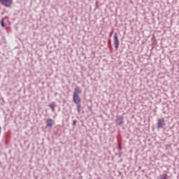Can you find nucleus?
<instances>
[{
    "mask_svg": "<svg viewBox=\"0 0 179 179\" xmlns=\"http://www.w3.org/2000/svg\"><path fill=\"white\" fill-rule=\"evenodd\" d=\"M115 49L117 50V49H118L119 45H115Z\"/></svg>",
    "mask_w": 179,
    "mask_h": 179,
    "instance_id": "14",
    "label": "nucleus"
},
{
    "mask_svg": "<svg viewBox=\"0 0 179 179\" xmlns=\"http://www.w3.org/2000/svg\"><path fill=\"white\" fill-rule=\"evenodd\" d=\"M76 105H77L78 113H81V110H82V106L80 103L76 104Z\"/></svg>",
    "mask_w": 179,
    "mask_h": 179,
    "instance_id": "8",
    "label": "nucleus"
},
{
    "mask_svg": "<svg viewBox=\"0 0 179 179\" xmlns=\"http://www.w3.org/2000/svg\"><path fill=\"white\" fill-rule=\"evenodd\" d=\"M114 44L115 45H118V35L117 33L114 34Z\"/></svg>",
    "mask_w": 179,
    "mask_h": 179,
    "instance_id": "7",
    "label": "nucleus"
},
{
    "mask_svg": "<svg viewBox=\"0 0 179 179\" xmlns=\"http://www.w3.org/2000/svg\"><path fill=\"white\" fill-rule=\"evenodd\" d=\"M73 99L76 104H78L81 103V98L79 94H73Z\"/></svg>",
    "mask_w": 179,
    "mask_h": 179,
    "instance_id": "2",
    "label": "nucleus"
},
{
    "mask_svg": "<svg viewBox=\"0 0 179 179\" xmlns=\"http://www.w3.org/2000/svg\"><path fill=\"white\" fill-rule=\"evenodd\" d=\"M49 107H50V108L52 109V112H55V103H51L50 105H49Z\"/></svg>",
    "mask_w": 179,
    "mask_h": 179,
    "instance_id": "9",
    "label": "nucleus"
},
{
    "mask_svg": "<svg viewBox=\"0 0 179 179\" xmlns=\"http://www.w3.org/2000/svg\"><path fill=\"white\" fill-rule=\"evenodd\" d=\"M108 44L110 45L111 44V40L109 39L108 41Z\"/></svg>",
    "mask_w": 179,
    "mask_h": 179,
    "instance_id": "15",
    "label": "nucleus"
},
{
    "mask_svg": "<svg viewBox=\"0 0 179 179\" xmlns=\"http://www.w3.org/2000/svg\"><path fill=\"white\" fill-rule=\"evenodd\" d=\"M118 150H119V152H120V151L122 150V146H121V145H119V146H118Z\"/></svg>",
    "mask_w": 179,
    "mask_h": 179,
    "instance_id": "12",
    "label": "nucleus"
},
{
    "mask_svg": "<svg viewBox=\"0 0 179 179\" xmlns=\"http://www.w3.org/2000/svg\"><path fill=\"white\" fill-rule=\"evenodd\" d=\"M1 24L3 27H5V23H3V19L1 20Z\"/></svg>",
    "mask_w": 179,
    "mask_h": 179,
    "instance_id": "10",
    "label": "nucleus"
},
{
    "mask_svg": "<svg viewBox=\"0 0 179 179\" xmlns=\"http://www.w3.org/2000/svg\"><path fill=\"white\" fill-rule=\"evenodd\" d=\"M116 124L118 125L124 124V117L123 116H117L116 118Z\"/></svg>",
    "mask_w": 179,
    "mask_h": 179,
    "instance_id": "4",
    "label": "nucleus"
},
{
    "mask_svg": "<svg viewBox=\"0 0 179 179\" xmlns=\"http://www.w3.org/2000/svg\"><path fill=\"white\" fill-rule=\"evenodd\" d=\"M79 94H82V90L80 89V87L76 86L75 87V90H74L73 94L79 95Z\"/></svg>",
    "mask_w": 179,
    "mask_h": 179,
    "instance_id": "6",
    "label": "nucleus"
},
{
    "mask_svg": "<svg viewBox=\"0 0 179 179\" xmlns=\"http://www.w3.org/2000/svg\"><path fill=\"white\" fill-rule=\"evenodd\" d=\"M3 0H0V3H1Z\"/></svg>",
    "mask_w": 179,
    "mask_h": 179,
    "instance_id": "16",
    "label": "nucleus"
},
{
    "mask_svg": "<svg viewBox=\"0 0 179 179\" xmlns=\"http://www.w3.org/2000/svg\"><path fill=\"white\" fill-rule=\"evenodd\" d=\"M76 122H77L76 120H73V126H76Z\"/></svg>",
    "mask_w": 179,
    "mask_h": 179,
    "instance_id": "13",
    "label": "nucleus"
},
{
    "mask_svg": "<svg viewBox=\"0 0 179 179\" xmlns=\"http://www.w3.org/2000/svg\"><path fill=\"white\" fill-rule=\"evenodd\" d=\"M1 3H2L3 6H6V8H9V6L13 3V0H3Z\"/></svg>",
    "mask_w": 179,
    "mask_h": 179,
    "instance_id": "3",
    "label": "nucleus"
},
{
    "mask_svg": "<svg viewBox=\"0 0 179 179\" xmlns=\"http://www.w3.org/2000/svg\"><path fill=\"white\" fill-rule=\"evenodd\" d=\"M157 129H162L166 125L165 120L164 117L157 119Z\"/></svg>",
    "mask_w": 179,
    "mask_h": 179,
    "instance_id": "1",
    "label": "nucleus"
},
{
    "mask_svg": "<svg viewBox=\"0 0 179 179\" xmlns=\"http://www.w3.org/2000/svg\"><path fill=\"white\" fill-rule=\"evenodd\" d=\"M167 178V175L166 174H164L163 175V178H161L160 179H166Z\"/></svg>",
    "mask_w": 179,
    "mask_h": 179,
    "instance_id": "11",
    "label": "nucleus"
},
{
    "mask_svg": "<svg viewBox=\"0 0 179 179\" xmlns=\"http://www.w3.org/2000/svg\"><path fill=\"white\" fill-rule=\"evenodd\" d=\"M54 123H55L54 120L50 119V118L47 119V120H46V125L49 128H52L53 124H54Z\"/></svg>",
    "mask_w": 179,
    "mask_h": 179,
    "instance_id": "5",
    "label": "nucleus"
}]
</instances>
